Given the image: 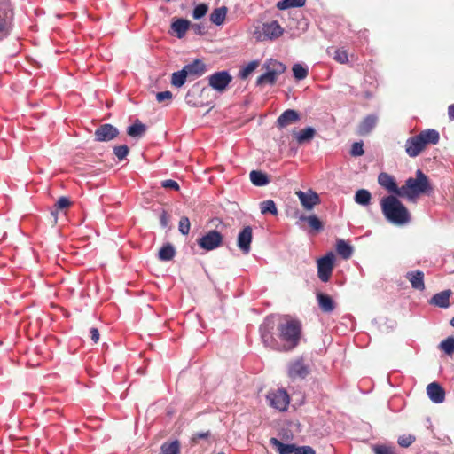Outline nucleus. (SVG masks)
Wrapping results in <instances>:
<instances>
[{
	"instance_id": "f257e3e1",
	"label": "nucleus",
	"mask_w": 454,
	"mask_h": 454,
	"mask_svg": "<svg viewBox=\"0 0 454 454\" xmlns=\"http://www.w3.org/2000/svg\"><path fill=\"white\" fill-rule=\"evenodd\" d=\"M301 329V324L297 319L269 315L261 324L259 332L265 347L279 352H288L299 345Z\"/></svg>"
},
{
	"instance_id": "f03ea898",
	"label": "nucleus",
	"mask_w": 454,
	"mask_h": 454,
	"mask_svg": "<svg viewBox=\"0 0 454 454\" xmlns=\"http://www.w3.org/2000/svg\"><path fill=\"white\" fill-rule=\"evenodd\" d=\"M380 207L385 218L393 224L404 225L411 221L408 209L395 195L382 198Z\"/></svg>"
},
{
	"instance_id": "7ed1b4c3",
	"label": "nucleus",
	"mask_w": 454,
	"mask_h": 454,
	"mask_svg": "<svg viewBox=\"0 0 454 454\" xmlns=\"http://www.w3.org/2000/svg\"><path fill=\"white\" fill-rule=\"evenodd\" d=\"M433 192L429 179L421 169L416 171V177L406 179L404 185L401 186V196L415 202L421 194H430Z\"/></svg>"
},
{
	"instance_id": "20e7f679",
	"label": "nucleus",
	"mask_w": 454,
	"mask_h": 454,
	"mask_svg": "<svg viewBox=\"0 0 454 454\" xmlns=\"http://www.w3.org/2000/svg\"><path fill=\"white\" fill-rule=\"evenodd\" d=\"M13 20L14 10L11 0H0V42L12 34Z\"/></svg>"
},
{
	"instance_id": "39448f33",
	"label": "nucleus",
	"mask_w": 454,
	"mask_h": 454,
	"mask_svg": "<svg viewBox=\"0 0 454 454\" xmlns=\"http://www.w3.org/2000/svg\"><path fill=\"white\" fill-rule=\"evenodd\" d=\"M208 85L217 92H223L231 82L232 81V76L230 74L229 71L223 70L213 73L207 77Z\"/></svg>"
},
{
	"instance_id": "423d86ee",
	"label": "nucleus",
	"mask_w": 454,
	"mask_h": 454,
	"mask_svg": "<svg viewBox=\"0 0 454 454\" xmlns=\"http://www.w3.org/2000/svg\"><path fill=\"white\" fill-rule=\"evenodd\" d=\"M310 372L309 365L304 362L303 357H298L291 362L287 365V375L293 380H303Z\"/></svg>"
},
{
	"instance_id": "0eeeda50",
	"label": "nucleus",
	"mask_w": 454,
	"mask_h": 454,
	"mask_svg": "<svg viewBox=\"0 0 454 454\" xmlns=\"http://www.w3.org/2000/svg\"><path fill=\"white\" fill-rule=\"evenodd\" d=\"M334 254L330 252L317 261V274L319 279L326 283L329 281L334 265Z\"/></svg>"
},
{
	"instance_id": "6e6552de",
	"label": "nucleus",
	"mask_w": 454,
	"mask_h": 454,
	"mask_svg": "<svg viewBox=\"0 0 454 454\" xmlns=\"http://www.w3.org/2000/svg\"><path fill=\"white\" fill-rule=\"evenodd\" d=\"M222 243L223 235L215 230L209 231L198 239V245L207 251L219 247Z\"/></svg>"
},
{
	"instance_id": "1a4fd4ad",
	"label": "nucleus",
	"mask_w": 454,
	"mask_h": 454,
	"mask_svg": "<svg viewBox=\"0 0 454 454\" xmlns=\"http://www.w3.org/2000/svg\"><path fill=\"white\" fill-rule=\"evenodd\" d=\"M119 129L110 123L99 125L94 132V139L97 142H109L117 137Z\"/></svg>"
},
{
	"instance_id": "9d476101",
	"label": "nucleus",
	"mask_w": 454,
	"mask_h": 454,
	"mask_svg": "<svg viewBox=\"0 0 454 454\" xmlns=\"http://www.w3.org/2000/svg\"><path fill=\"white\" fill-rule=\"evenodd\" d=\"M267 400L271 407L284 411L289 403V395L284 389H278L267 395Z\"/></svg>"
},
{
	"instance_id": "9b49d317",
	"label": "nucleus",
	"mask_w": 454,
	"mask_h": 454,
	"mask_svg": "<svg viewBox=\"0 0 454 454\" xmlns=\"http://www.w3.org/2000/svg\"><path fill=\"white\" fill-rule=\"evenodd\" d=\"M378 183L387 192L395 194V196H401V187L397 186L395 178L391 175L385 172L379 174Z\"/></svg>"
},
{
	"instance_id": "f8f14e48",
	"label": "nucleus",
	"mask_w": 454,
	"mask_h": 454,
	"mask_svg": "<svg viewBox=\"0 0 454 454\" xmlns=\"http://www.w3.org/2000/svg\"><path fill=\"white\" fill-rule=\"evenodd\" d=\"M252 238L253 230L251 226L244 227L238 235V247L245 254H247L251 250Z\"/></svg>"
},
{
	"instance_id": "ddd939ff",
	"label": "nucleus",
	"mask_w": 454,
	"mask_h": 454,
	"mask_svg": "<svg viewBox=\"0 0 454 454\" xmlns=\"http://www.w3.org/2000/svg\"><path fill=\"white\" fill-rule=\"evenodd\" d=\"M425 147L422 137H418V135L409 137L405 143V152L412 158L417 157Z\"/></svg>"
},
{
	"instance_id": "4468645a",
	"label": "nucleus",
	"mask_w": 454,
	"mask_h": 454,
	"mask_svg": "<svg viewBox=\"0 0 454 454\" xmlns=\"http://www.w3.org/2000/svg\"><path fill=\"white\" fill-rule=\"evenodd\" d=\"M298 198L307 210H311L317 204L319 203V197L317 192L309 190V192H297Z\"/></svg>"
},
{
	"instance_id": "2eb2a0df",
	"label": "nucleus",
	"mask_w": 454,
	"mask_h": 454,
	"mask_svg": "<svg viewBox=\"0 0 454 454\" xmlns=\"http://www.w3.org/2000/svg\"><path fill=\"white\" fill-rule=\"evenodd\" d=\"M427 394L434 403H442L445 400V391L437 382H432L427 387Z\"/></svg>"
},
{
	"instance_id": "dca6fc26",
	"label": "nucleus",
	"mask_w": 454,
	"mask_h": 454,
	"mask_svg": "<svg viewBox=\"0 0 454 454\" xmlns=\"http://www.w3.org/2000/svg\"><path fill=\"white\" fill-rule=\"evenodd\" d=\"M300 118V114L296 110L287 109L277 119V126L279 129H283L290 124L297 122Z\"/></svg>"
},
{
	"instance_id": "f3484780",
	"label": "nucleus",
	"mask_w": 454,
	"mask_h": 454,
	"mask_svg": "<svg viewBox=\"0 0 454 454\" xmlns=\"http://www.w3.org/2000/svg\"><path fill=\"white\" fill-rule=\"evenodd\" d=\"M262 30L267 40H274L283 34V28L277 20L263 23Z\"/></svg>"
},
{
	"instance_id": "a211bd4d",
	"label": "nucleus",
	"mask_w": 454,
	"mask_h": 454,
	"mask_svg": "<svg viewBox=\"0 0 454 454\" xmlns=\"http://www.w3.org/2000/svg\"><path fill=\"white\" fill-rule=\"evenodd\" d=\"M405 278L409 280L415 290H425L424 272L420 270L408 271Z\"/></svg>"
},
{
	"instance_id": "6ab92c4d",
	"label": "nucleus",
	"mask_w": 454,
	"mask_h": 454,
	"mask_svg": "<svg viewBox=\"0 0 454 454\" xmlns=\"http://www.w3.org/2000/svg\"><path fill=\"white\" fill-rule=\"evenodd\" d=\"M378 121L376 114H369L365 116L357 128V133L360 136H367L375 128Z\"/></svg>"
},
{
	"instance_id": "aec40b11",
	"label": "nucleus",
	"mask_w": 454,
	"mask_h": 454,
	"mask_svg": "<svg viewBox=\"0 0 454 454\" xmlns=\"http://www.w3.org/2000/svg\"><path fill=\"white\" fill-rule=\"evenodd\" d=\"M450 289L435 294L429 301V303L442 309L450 307V297L451 295Z\"/></svg>"
},
{
	"instance_id": "412c9836",
	"label": "nucleus",
	"mask_w": 454,
	"mask_h": 454,
	"mask_svg": "<svg viewBox=\"0 0 454 454\" xmlns=\"http://www.w3.org/2000/svg\"><path fill=\"white\" fill-rule=\"evenodd\" d=\"M184 70L186 71V74L192 75L194 77L201 76L206 71V65L200 59H195L192 63L185 65Z\"/></svg>"
},
{
	"instance_id": "4be33fe9",
	"label": "nucleus",
	"mask_w": 454,
	"mask_h": 454,
	"mask_svg": "<svg viewBox=\"0 0 454 454\" xmlns=\"http://www.w3.org/2000/svg\"><path fill=\"white\" fill-rule=\"evenodd\" d=\"M318 306L323 312L331 313L335 309V302L328 294L318 293L317 294Z\"/></svg>"
},
{
	"instance_id": "5701e85b",
	"label": "nucleus",
	"mask_w": 454,
	"mask_h": 454,
	"mask_svg": "<svg viewBox=\"0 0 454 454\" xmlns=\"http://www.w3.org/2000/svg\"><path fill=\"white\" fill-rule=\"evenodd\" d=\"M270 442L279 454H294L297 448L294 443H284L277 438H271Z\"/></svg>"
},
{
	"instance_id": "b1692460",
	"label": "nucleus",
	"mask_w": 454,
	"mask_h": 454,
	"mask_svg": "<svg viewBox=\"0 0 454 454\" xmlns=\"http://www.w3.org/2000/svg\"><path fill=\"white\" fill-rule=\"evenodd\" d=\"M191 22L185 19H177L171 24V28L176 33V37L181 39L185 35L186 31L189 29Z\"/></svg>"
},
{
	"instance_id": "393cba45",
	"label": "nucleus",
	"mask_w": 454,
	"mask_h": 454,
	"mask_svg": "<svg viewBox=\"0 0 454 454\" xmlns=\"http://www.w3.org/2000/svg\"><path fill=\"white\" fill-rule=\"evenodd\" d=\"M418 137H422V142L425 144V146L429 144L436 145L440 140L439 132L433 129L422 130L419 134H418Z\"/></svg>"
},
{
	"instance_id": "a878e982",
	"label": "nucleus",
	"mask_w": 454,
	"mask_h": 454,
	"mask_svg": "<svg viewBox=\"0 0 454 454\" xmlns=\"http://www.w3.org/2000/svg\"><path fill=\"white\" fill-rule=\"evenodd\" d=\"M299 221L306 222L309 224V226L310 227L311 231H313L318 232V231H322L324 228L322 222L315 215H309V216H307L305 215H301L299 216Z\"/></svg>"
},
{
	"instance_id": "bb28decb",
	"label": "nucleus",
	"mask_w": 454,
	"mask_h": 454,
	"mask_svg": "<svg viewBox=\"0 0 454 454\" xmlns=\"http://www.w3.org/2000/svg\"><path fill=\"white\" fill-rule=\"evenodd\" d=\"M227 12L228 9L225 6L215 8L210 14V21L216 26L223 25L225 20Z\"/></svg>"
},
{
	"instance_id": "cd10ccee",
	"label": "nucleus",
	"mask_w": 454,
	"mask_h": 454,
	"mask_svg": "<svg viewBox=\"0 0 454 454\" xmlns=\"http://www.w3.org/2000/svg\"><path fill=\"white\" fill-rule=\"evenodd\" d=\"M264 67H266L267 71L261 74L257 80H256V85L257 86H262L263 84H270V85H273L275 84L276 81H277V75L274 74V72H272L270 69V66L267 65V64H264Z\"/></svg>"
},
{
	"instance_id": "c85d7f7f",
	"label": "nucleus",
	"mask_w": 454,
	"mask_h": 454,
	"mask_svg": "<svg viewBox=\"0 0 454 454\" xmlns=\"http://www.w3.org/2000/svg\"><path fill=\"white\" fill-rule=\"evenodd\" d=\"M250 180L255 186H264L270 183L267 174L259 170H252L250 172Z\"/></svg>"
},
{
	"instance_id": "c756f323",
	"label": "nucleus",
	"mask_w": 454,
	"mask_h": 454,
	"mask_svg": "<svg viewBox=\"0 0 454 454\" xmlns=\"http://www.w3.org/2000/svg\"><path fill=\"white\" fill-rule=\"evenodd\" d=\"M176 255V249L170 243L164 244L159 251V259L162 262H168Z\"/></svg>"
},
{
	"instance_id": "7c9ffc66",
	"label": "nucleus",
	"mask_w": 454,
	"mask_h": 454,
	"mask_svg": "<svg viewBox=\"0 0 454 454\" xmlns=\"http://www.w3.org/2000/svg\"><path fill=\"white\" fill-rule=\"evenodd\" d=\"M146 130V126L139 120H137L132 125L127 129V133L131 137H141Z\"/></svg>"
},
{
	"instance_id": "2f4dec72",
	"label": "nucleus",
	"mask_w": 454,
	"mask_h": 454,
	"mask_svg": "<svg viewBox=\"0 0 454 454\" xmlns=\"http://www.w3.org/2000/svg\"><path fill=\"white\" fill-rule=\"evenodd\" d=\"M338 254L345 260L349 259L353 254V247L343 239H339L336 244Z\"/></svg>"
},
{
	"instance_id": "473e14b6",
	"label": "nucleus",
	"mask_w": 454,
	"mask_h": 454,
	"mask_svg": "<svg viewBox=\"0 0 454 454\" xmlns=\"http://www.w3.org/2000/svg\"><path fill=\"white\" fill-rule=\"evenodd\" d=\"M316 134V130L312 127H307L295 134L296 140L299 144L310 141Z\"/></svg>"
},
{
	"instance_id": "72a5a7b5",
	"label": "nucleus",
	"mask_w": 454,
	"mask_h": 454,
	"mask_svg": "<svg viewBox=\"0 0 454 454\" xmlns=\"http://www.w3.org/2000/svg\"><path fill=\"white\" fill-rule=\"evenodd\" d=\"M306 0H281L276 4L278 10H286L289 8H300L304 6Z\"/></svg>"
},
{
	"instance_id": "f704fd0d",
	"label": "nucleus",
	"mask_w": 454,
	"mask_h": 454,
	"mask_svg": "<svg viewBox=\"0 0 454 454\" xmlns=\"http://www.w3.org/2000/svg\"><path fill=\"white\" fill-rule=\"evenodd\" d=\"M71 205V201L67 197H60L56 201L54 205V208L51 210V214L54 217V223L57 222V215L59 210L65 209Z\"/></svg>"
},
{
	"instance_id": "c9c22d12",
	"label": "nucleus",
	"mask_w": 454,
	"mask_h": 454,
	"mask_svg": "<svg viewBox=\"0 0 454 454\" xmlns=\"http://www.w3.org/2000/svg\"><path fill=\"white\" fill-rule=\"evenodd\" d=\"M372 199V195L368 190L360 189L355 194V201L356 203L361 206H367L370 204Z\"/></svg>"
},
{
	"instance_id": "e433bc0d",
	"label": "nucleus",
	"mask_w": 454,
	"mask_h": 454,
	"mask_svg": "<svg viewBox=\"0 0 454 454\" xmlns=\"http://www.w3.org/2000/svg\"><path fill=\"white\" fill-rule=\"evenodd\" d=\"M292 70L294 78L298 81L304 80L309 74L308 67L301 63L294 64Z\"/></svg>"
},
{
	"instance_id": "4c0bfd02",
	"label": "nucleus",
	"mask_w": 454,
	"mask_h": 454,
	"mask_svg": "<svg viewBox=\"0 0 454 454\" xmlns=\"http://www.w3.org/2000/svg\"><path fill=\"white\" fill-rule=\"evenodd\" d=\"M160 454H179L180 444L178 441H173L171 442H164L160 448Z\"/></svg>"
},
{
	"instance_id": "58836bf2",
	"label": "nucleus",
	"mask_w": 454,
	"mask_h": 454,
	"mask_svg": "<svg viewBox=\"0 0 454 454\" xmlns=\"http://www.w3.org/2000/svg\"><path fill=\"white\" fill-rule=\"evenodd\" d=\"M186 71L182 68L180 71L174 72L171 77V83L173 86L180 88L182 87L186 81L187 74Z\"/></svg>"
},
{
	"instance_id": "ea45409f",
	"label": "nucleus",
	"mask_w": 454,
	"mask_h": 454,
	"mask_svg": "<svg viewBox=\"0 0 454 454\" xmlns=\"http://www.w3.org/2000/svg\"><path fill=\"white\" fill-rule=\"evenodd\" d=\"M439 348L442 349L446 355L451 356L454 353V337L450 336L442 340Z\"/></svg>"
},
{
	"instance_id": "a19ab883",
	"label": "nucleus",
	"mask_w": 454,
	"mask_h": 454,
	"mask_svg": "<svg viewBox=\"0 0 454 454\" xmlns=\"http://www.w3.org/2000/svg\"><path fill=\"white\" fill-rule=\"evenodd\" d=\"M261 213L267 214L270 213L273 215L278 214V209L275 202L272 200H267L261 203Z\"/></svg>"
},
{
	"instance_id": "79ce46f5",
	"label": "nucleus",
	"mask_w": 454,
	"mask_h": 454,
	"mask_svg": "<svg viewBox=\"0 0 454 454\" xmlns=\"http://www.w3.org/2000/svg\"><path fill=\"white\" fill-rule=\"evenodd\" d=\"M259 66L258 60H253L247 66L239 70V76L240 79H246L257 67Z\"/></svg>"
},
{
	"instance_id": "37998d69",
	"label": "nucleus",
	"mask_w": 454,
	"mask_h": 454,
	"mask_svg": "<svg viewBox=\"0 0 454 454\" xmlns=\"http://www.w3.org/2000/svg\"><path fill=\"white\" fill-rule=\"evenodd\" d=\"M267 65H270L271 67H270V69L274 72V74L278 76L281 74H283L286 69V67L282 63V62H279L278 60H274V59H270V63H266Z\"/></svg>"
},
{
	"instance_id": "c03bdc74",
	"label": "nucleus",
	"mask_w": 454,
	"mask_h": 454,
	"mask_svg": "<svg viewBox=\"0 0 454 454\" xmlns=\"http://www.w3.org/2000/svg\"><path fill=\"white\" fill-rule=\"evenodd\" d=\"M208 11V6L206 4H200L192 11V17L195 20L203 18Z\"/></svg>"
},
{
	"instance_id": "a18cd8bd",
	"label": "nucleus",
	"mask_w": 454,
	"mask_h": 454,
	"mask_svg": "<svg viewBox=\"0 0 454 454\" xmlns=\"http://www.w3.org/2000/svg\"><path fill=\"white\" fill-rule=\"evenodd\" d=\"M129 152V149L126 145H116L114 147V153L120 161L123 160L127 157Z\"/></svg>"
},
{
	"instance_id": "49530a36",
	"label": "nucleus",
	"mask_w": 454,
	"mask_h": 454,
	"mask_svg": "<svg viewBox=\"0 0 454 454\" xmlns=\"http://www.w3.org/2000/svg\"><path fill=\"white\" fill-rule=\"evenodd\" d=\"M416 440L413 434H403L398 437L397 443L403 448L410 447Z\"/></svg>"
},
{
	"instance_id": "de8ad7c7",
	"label": "nucleus",
	"mask_w": 454,
	"mask_h": 454,
	"mask_svg": "<svg viewBox=\"0 0 454 454\" xmlns=\"http://www.w3.org/2000/svg\"><path fill=\"white\" fill-rule=\"evenodd\" d=\"M372 450L374 454H397L395 448L392 446L378 444L374 445Z\"/></svg>"
},
{
	"instance_id": "09e8293b",
	"label": "nucleus",
	"mask_w": 454,
	"mask_h": 454,
	"mask_svg": "<svg viewBox=\"0 0 454 454\" xmlns=\"http://www.w3.org/2000/svg\"><path fill=\"white\" fill-rule=\"evenodd\" d=\"M191 223L190 220L186 216L181 217L178 224V230L183 235H187L190 232Z\"/></svg>"
},
{
	"instance_id": "8fccbe9b",
	"label": "nucleus",
	"mask_w": 454,
	"mask_h": 454,
	"mask_svg": "<svg viewBox=\"0 0 454 454\" xmlns=\"http://www.w3.org/2000/svg\"><path fill=\"white\" fill-rule=\"evenodd\" d=\"M364 143L362 141L360 142H355L352 145L350 154L354 157L362 156L364 154Z\"/></svg>"
},
{
	"instance_id": "3c124183",
	"label": "nucleus",
	"mask_w": 454,
	"mask_h": 454,
	"mask_svg": "<svg viewBox=\"0 0 454 454\" xmlns=\"http://www.w3.org/2000/svg\"><path fill=\"white\" fill-rule=\"evenodd\" d=\"M333 59L341 64H344V63L348 62V60L347 52L345 51H341V50L335 51Z\"/></svg>"
},
{
	"instance_id": "603ef678",
	"label": "nucleus",
	"mask_w": 454,
	"mask_h": 454,
	"mask_svg": "<svg viewBox=\"0 0 454 454\" xmlns=\"http://www.w3.org/2000/svg\"><path fill=\"white\" fill-rule=\"evenodd\" d=\"M265 33H263L262 30V25L255 27L253 31V36L256 41L262 42L266 41V35H264Z\"/></svg>"
},
{
	"instance_id": "864d4df0",
	"label": "nucleus",
	"mask_w": 454,
	"mask_h": 454,
	"mask_svg": "<svg viewBox=\"0 0 454 454\" xmlns=\"http://www.w3.org/2000/svg\"><path fill=\"white\" fill-rule=\"evenodd\" d=\"M195 35H203L206 34V27L201 23L191 24L190 27Z\"/></svg>"
},
{
	"instance_id": "5fc2aeb1",
	"label": "nucleus",
	"mask_w": 454,
	"mask_h": 454,
	"mask_svg": "<svg viewBox=\"0 0 454 454\" xmlns=\"http://www.w3.org/2000/svg\"><path fill=\"white\" fill-rule=\"evenodd\" d=\"M161 186L164 188H168V189H172L175 191H178L180 188L178 183L172 179H167V180L162 181Z\"/></svg>"
},
{
	"instance_id": "6e6d98bb",
	"label": "nucleus",
	"mask_w": 454,
	"mask_h": 454,
	"mask_svg": "<svg viewBox=\"0 0 454 454\" xmlns=\"http://www.w3.org/2000/svg\"><path fill=\"white\" fill-rule=\"evenodd\" d=\"M160 223L162 228H168L169 225V216L166 210H162L160 213Z\"/></svg>"
},
{
	"instance_id": "4d7b16f0",
	"label": "nucleus",
	"mask_w": 454,
	"mask_h": 454,
	"mask_svg": "<svg viewBox=\"0 0 454 454\" xmlns=\"http://www.w3.org/2000/svg\"><path fill=\"white\" fill-rule=\"evenodd\" d=\"M172 93L168 90L160 91L156 94V99L158 102H163L166 99H171Z\"/></svg>"
},
{
	"instance_id": "13d9d810",
	"label": "nucleus",
	"mask_w": 454,
	"mask_h": 454,
	"mask_svg": "<svg viewBox=\"0 0 454 454\" xmlns=\"http://www.w3.org/2000/svg\"><path fill=\"white\" fill-rule=\"evenodd\" d=\"M294 454H316L310 446H297Z\"/></svg>"
},
{
	"instance_id": "bf43d9fd",
	"label": "nucleus",
	"mask_w": 454,
	"mask_h": 454,
	"mask_svg": "<svg viewBox=\"0 0 454 454\" xmlns=\"http://www.w3.org/2000/svg\"><path fill=\"white\" fill-rule=\"evenodd\" d=\"M199 90H200V86L199 83H196L195 85L192 86V88L187 92V95H186V100H187V103H191V100L189 99V98L192 95V94H195L197 93Z\"/></svg>"
},
{
	"instance_id": "052dcab7",
	"label": "nucleus",
	"mask_w": 454,
	"mask_h": 454,
	"mask_svg": "<svg viewBox=\"0 0 454 454\" xmlns=\"http://www.w3.org/2000/svg\"><path fill=\"white\" fill-rule=\"evenodd\" d=\"M90 338L94 343H97L99 340V332L96 327H92L90 330Z\"/></svg>"
},
{
	"instance_id": "680f3d73",
	"label": "nucleus",
	"mask_w": 454,
	"mask_h": 454,
	"mask_svg": "<svg viewBox=\"0 0 454 454\" xmlns=\"http://www.w3.org/2000/svg\"><path fill=\"white\" fill-rule=\"evenodd\" d=\"M448 116L450 120H454V104L450 105L448 108Z\"/></svg>"
},
{
	"instance_id": "e2e57ef3",
	"label": "nucleus",
	"mask_w": 454,
	"mask_h": 454,
	"mask_svg": "<svg viewBox=\"0 0 454 454\" xmlns=\"http://www.w3.org/2000/svg\"><path fill=\"white\" fill-rule=\"evenodd\" d=\"M199 436L200 438H206L207 436V434H200Z\"/></svg>"
},
{
	"instance_id": "0e129e2a",
	"label": "nucleus",
	"mask_w": 454,
	"mask_h": 454,
	"mask_svg": "<svg viewBox=\"0 0 454 454\" xmlns=\"http://www.w3.org/2000/svg\"><path fill=\"white\" fill-rule=\"evenodd\" d=\"M450 325H451V326H453V327H454V317H453L451 318V320H450Z\"/></svg>"
},
{
	"instance_id": "69168bd1",
	"label": "nucleus",
	"mask_w": 454,
	"mask_h": 454,
	"mask_svg": "<svg viewBox=\"0 0 454 454\" xmlns=\"http://www.w3.org/2000/svg\"><path fill=\"white\" fill-rule=\"evenodd\" d=\"M165 2H170L171 0H164Z\"/></svg>"
},
{
	"instance_id": "338daca9",
	"label": "nucleus",
	"mask_w": 454,
	"mask_h": 454,
	"mask_svg": "<svg viewBox=\"0 0 454 454\" xmlns=\"http://www.w3.org/2000/svg\"><path fill=\"white\" fill-rule=\"evenodd\" d=\"M218 454H224V453H223V452H220V453H218Z\"/></svg>"
}]
</instances>
